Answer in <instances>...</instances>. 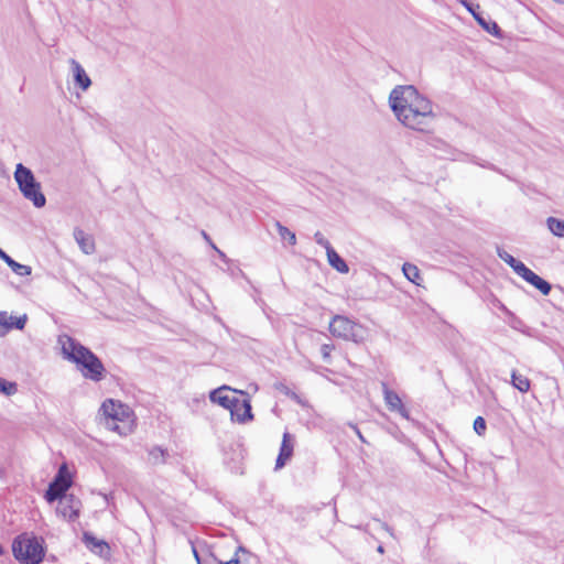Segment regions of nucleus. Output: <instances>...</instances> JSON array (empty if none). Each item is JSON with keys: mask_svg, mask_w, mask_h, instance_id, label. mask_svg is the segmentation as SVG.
<instances>
[{"mask_svg": "<svg viewBox=\"0 0 564 564\" xmlns=\"http://www.w3.org/2000/svg\"><path fill=\"white\" fill-rule=\"evenodd\" d=\"M389 106L397 120L411 130L426 132L435 119L432 101L412 85L395 86Z\"/></svg>", "mask_w": 564, "mask_h": 564, "instance_id": "f257e3e1", "label": "nucleus"}, {"mask_svg": "<svg viewBox=\"0 0 564 564\" xmlns=\"http://www.w3.org/2000/svg\"><path fill=\"white\" fill-rule=\"evenodd\" d=\"M58 344L64 357L76 364L85 379L99 382L105 378L106 369L101 360L88 348L76 341L68 335H61Z\"/></svg>", "mask_w": 564, "mask_h": 564, "instance_id": "f03ea898", "label": "nucleus"}, {"mask_svg": "<svg viewBox=\"0 0 564 564\" xmlns=\"http://www.w3.org/2000/svg\"><path fill=\"white\" fill-rule=\"evenodd\" d=\"M104 415V422L107 429L126 436L133 432L135 426L134 414L132 410L112 399L106 400L100 408Z\"/></svg>", "mask_w": 564, "mask_h": 564, "instance_id": "7ed1b4c3", "label": "nucleus"}, {"mask_svg": "<svg viewBox=\"0 0 564 564\" xmlns=\"http://www.w3.org/2000/svg\"><path fill=\"white\" fill-rule=\"evenodd\" d=\"M14 557L21 564H40L45 551L42 541L32 533H22L12 543Z\"/></svg>", "mask_w": 564, "mask_h": 564, "instance_id": "20e7f679", "label": "nucleus"}, {"mask_svg": "<svg viewBox=\"0 0 564 564\" xmlns=\"http://www.w3.org/2000/svg\"><path fill=\"white\" fill-rule=\"evenodd\" d=\"M14 180L25 199L32 202L36 208L45 206L46 198L41 191V184L30 169L19 163L14 172Z\"/></svg>", "mask_w": 564, "mask_h": 564, "instance_id": "39448f33", "label": "nucleus"}, {"mask_svg": "<svg viewBox=\"0 0 564 564\" xmlns=\"http://www.w3.org/2000/svg\"><path fill=\"white\" fill-rule=\"evenodd\" d=\"M333 336L354 343H362L367 337V329L362 325L343 315H335L329 323Z\"/></svg>", "mask_w": 564, "mask_h": 564, "instance_id": "423d86ee", "label": "nucleus"}, {"mask_svg": "<svg viewBox=\"0 0 564 564\" xmlns=\"http://www.w3.org/2000/svg\"><path fill=\"white\" fill-rule=\"evenodd\" d=\"M72 486V478L68 471L66 464H63L54 477L53 481L50 484L46 492L45 499L48 502H53L64 496L68 488Z\"/></svg>", "mask_w": 564, "mask_h": 564, "instance_id": "0eeeda50", "label": "nucleus"}, {"mask_svg": "<svg viewBox=\"0 0 564 564\" xmlns=\"http://www.w3.org/2000/svg\"><path fill=\"white\" fill-rule=\"evenodd\" d=\"M58 500L57 513L65 520L74 521L78 518L82 502L74 495L64 496Z\"/></svg>", "mask_w": 564, "mask_h": 564, "instance_id": "6e6552de", "label": "nucleus"}, {"mask_svg": "<svg viewBox=\"0 0 564 564\" xmlns=\"http://www.w3.org/2000/svg\"><path fill=\"white\" fill-rule=\"evenodd\" d=\"M237 392V390H234L228 386H223L213 390L209 393V399L213 403L219 404L223 408L230 410L231 408H235V402L238 399L236 395Z\"/></svg>", "mask_w": 564, "mask_h": 564, "instance_id": "1a4fd4ad", "label": "nucleus"}, {"mask_svg": "<svg viewBox=\"0 0 564 564\" xmlns=\"http://www.w3.org/2000/svg\"><path fill=\"white\" fill-rule=\"evenodd\" d=\"M229 411L231 419L239 423H245L252 419L251 404L246 398H238L235 402V408H231Z\"/></svg>", "mask_w": 564, "mask_h": 564, "instance_id": "9d476101", "label": "nucleus"}, {"mask_svg": "<svg viewBox=\"0 0 564 564\" xmlns=\"http://www.w3.org/2000/svg\"><path fill=\"white\" fill-rule=\"evenodd\" d=\"M293 448H294L293 438L290 433L285 432L283 434L280 453H279L276 462H275V469H280L285 466L286 462L293 455Z\"/></svg>", "mask_w": 564, "mask_h": 564, "instance_id": "9b49d317", "label": "nucleus"}, {"mask_svg": "<svg viewBox=\"0 0 564 564\" xmlns=\"http://www.w3.org/2000/svg\"><path fill=\"white\" fill-rule=\"evenodd\" d=\"M383 395L387 406L390 411L399 412L404 419H409V412L403 406L401 398L397 392L390 390L387 384L383 383Z\"/></svg>", "mask_w": 564, "mask_h": 564, "instance_id": "f8f14e48", "label": "nucleus"}, {"mask_svg": "<svg viewBox=\"0 0 564 564\" xmlns=\"http://www.w3.org/2000/svg\"><path fill=\"white\" fill-rule=\"evenodd\" d=\"M69 64L75 85L78 86L82 90L86 91L91 85L89 76L76 59L70 58Z\"/></svg>", "mask_w": 564, "mask_h": 564, "instance_id": "ddd939ff", "label": "nucleus"}, {"mask_svg": "<svg viewBox=\"0 0 564 564\" xmlns=\"http://www.w3.org/2000/svg\"><path fill=\"white\" fill-rule=\"evenodd\" d=\"M74 238L84 253L91 254L95 251L93 237L87 235L83 229L75 228Z\"/></svg>", "mask_w": 564, "mask_h": 564, "instance_id": "4468645a", "label": "nucleus"}, {"mask_svg": "<svg viewBox=\"0 0 564 564\" xmlns=\"http://www.w3.org/2000/svg\"><path fill=\"white\" fill-rule=\"evenodd\" d=\"M327 260L330 267L340 273H347L349 268L345 260L332 248L326 251Z\"/></svg>", "mask_w": 564, "mask_h": 564, "instance_id": "2eb2a0df", "label": "nucleus"}, {"mask_svg": "<svg viewBox=\"0 0 564 564\" xmlns=\"http://www.w3.org/2000/svg\"><path fill=\"white\" fill-rule=\"evenodd\" d=\"M511 384L522 393L528 392L531 387L529 378L518 373L516 370L511 372Z\"/></svg>", "mask_w": 564, "mask_h": 564, "instance_id": "dca6fc26", "label": "nucleus"}, {"mask_svg": "<svg viewBox=\"0 0 564 564\" xmlns=\"http://www.w3.org/2000/svg\"><path fill=\"white\" fill-rule=\"evenodd\" d=\"M84 540L87 547L96 553L102 554L105 551L109 550V546L105 541L98 540L88 533L84 534Z\"/></svg>", "mask_w": 564, "mask_h": 564, "instance_id": "f3484780", "label": "nucleus"}, {"mask_svg": "<svg viewBox=\"0 0 564 564\" xmlns=\"http://www.w3.org/2000/svg\"><path fill=\"white\" fill-rule=\"evenodd\" d=\"M403 274L405 278L414 283L415 285H421L422 278L419 268L412 263H404L402 267Z\"/></svg>", "mask_w": 564, "mask_h": 564, "instance_id": "a211bd4d", "label": "nucleus"}, {"mask_svg": "<svg viewBox=\"0 0 564 564\" xmlns=\"http://www.w3.org/2000/svg\"><path fill=\"white\" fill-rule=\"evenodd\" d=\"M251 553L245 547L239 546L235 553V556L226 562L219 561L217 564H248Z\"/></svg>", "mask_w": 564, "mask_h": 564, "instance_id": "6ab92c4d", "label": "nucleus"}, {"mask_svg": "<svg viewBox=\"0 0 564 564\" xmlns=\"http://www.w3.org/2000/svg\"><path fill=\"white\" fill-rule=\"evenodd\" d=\"M167 453L160 446H153L149 449V462L152 465H162L166 460Z\"/></svg>", "mask_w": 564, "mask_h": 564, "instance_id": "aec40b11", "label": "nucleus"}, {"mask_svg": "<svg viewBox=\"0 0 564 564\" xmlns=\"http://www.w3.org/2000/svg\"><path fill=\"white\" fill-rule=\"evenodd\" d=\"M476 21L490 34H492L494 36L498 37V39H501L502 37V33H501V30L500 28L498 26V24L495 22V21H491V20H486L485 18L482 17H476Z\"/></svg>", "mask_w": 564, "mask_h": 564, "instance_id": "412c9836", "label": "nucleus"}, {"mask_svg": "<svg viewBox=\"0 0 564 564\" xmlns=\"http://www.w3.org/2000/svg\"><path fill=\"white\" fill-rule=\"evenodd\" d=\"M549 230L556 237L564 238V220L555 217H549L546 219Z\"/></svg>", "mask_w": 564, "mask_h": 564, "instance_id": "4be33fe9", "label": "nucleus"}, {"mask_svg": "<svg viewBox=\"0 0 564 564\" xmlns=\"http://www.w3.org/2000/svg\"><path fill=\"white\" fill-rule=\"evenodd\" d=\"M26 319H28L26 315H22L19 317H14V316L7 317L6 315H3V321L1 319L0 322L8 328L23 329L25 326Z\"/></svg>", "mask_w": 564, "mask_h": 564, "instance_id": "5701e85b", "label": "nucleus"}, {"mask_svg": "<svg viewBox=\"0 0 564 564\" xmlns=\"http://www.w3.org/2000/svg\"><path fill=\"white\" fill-rule=\"evenodd\" d=\"M275 227L281 239L288 240L291 246L296 245V236L293 231L283 226L280 221L275 223Z\"/></svg>", "mask_w": 564, "mask_h": 564, "instance_id": "b1692460", "label": "nucleus"}, {"mask_svg": "<svg viewBox=\"0 0 564 564\" xmlns=\"http://www.w3.org/2000/svg\"><path fill=\"white\" fill-rule=\"evenodd\" d=\"M7 264L11 268V270L15 274H18L20 276L30 275L32 272V268L30 265L21 264V263L17 262L15 260H13L12 258H10L8 260Z\"/></svg>", "mask_w": 564, "mask_h": 564, "instance_id": "393cba45", "label": "nucleus"}, {"mask_svg": "<svg viewBox=\"0 0 564 564\" xmlns=\"http://www.w3.org/2000/svg\"><path fill=\"white\" fill-rule=\"evenodd\" d=\"M530 284L536 288L543 295H547L551 292V284L538 274L534 275Z\"/></svg>", "mask_w": 564, "mask_h": 564, "instance_id": "a878e982", "label": "nucleus"}, {"mask_svg": "<svg viewBox=\"0 0 564 564\" xmlns=\"http://www.w3.org/2000/svg\"><path fill=\"white\" fill-rule=\"evenodd\" d=\"M0 392L6 395H12L17 392V384L0 378Z\"/></svg>", "mask_w": 564, "mask_h": 564, "instance_id": "bb28decb", "label": "nucleus"}, {"mask_svg": "<svg viewBox=\"0 0 564 564\" xmlns=\"http://www.w3.org/2000/svg\"><path fill=\"white\" fill-rule=\"evenodd\" d=\"M487 425L486 421L482 416H477L474 421V431L479 435L482 436L486 433Z\"/></svg>", "mask_w": 564, "mask_h": 564, "instance_id": "cd10ccee", "label": "nucleus"}, {"mask_svg": "<svg viewBox=\"0 0 564 564\" xmlns=\"http://www.w3.org/2000/svg\"><path fill=\"white\" fill-rule=\"evenodd\" d=\"M497 253H498V257H499L502 261H505L507 264H509L510 267H512V265L516 263V261H517V259H516V258H513L510 253H508V252H507L506 250H503V249L498 248V249H497Z\"/></svg>", "mask_w": 564, "mask_h": 564, "instance_id": "c85d7f7f", "label": "nucleus"}, {"mask_svg": "<svg viewBox=\"0 0 564 564\" xmlns=\"http://www.w3.org/2000/svg\"><path fill=\"white\" fill-rule=\"evenodd\" d=\"M314 240L317 245L325 248L326 251L328 250V248H332L329 241L324 237V235L321 231L315 232Z\"/></svg>", "mask_w": 564, "mask_h": 564, "instance_id": "c756f323", "label": "nucleus"}, {"mask_svg": "<svg viewBox=\"0 0 564 564\" xmlns=\"http://www.w3.org/2000/svg\"><path fill=\"white\" fill-rule=\"evenodd\" d=\"M333 349H334V346L329 345V344H324L321 347V354H322V357H323L324 360H328L329 359L330 352H332Z\"/></svg>", "mask_w": 564, "mask_h": 564, "instance_id": "7c9ffc66", "label": "nucleus"}, {"mask_svg": "<svg viewBox=\"0 0 564 564\" xmlns=\"http://www.w3.org/2000/svg\"><path fill=\"white\" fill-rule=\"evenodd\" d=\"M514 272L518 274V275H522L523 274V271H527L528 268L525 267L524 263H522L521 261L517 260L516 263L511 267Z\"/></svg>", "mask_w": 564, "mask_h": 564, "instance_id": "2f4dec72", "label": "nucleus"}, {"mask_svg": "<svg viewBox=\"0 0 564 564\" xmlns=\"http://www.w3.org/2000/svg\"><path fill=\"white\" fill-rule=\"evenodd\" d=\"M534 275H535V273L528 268L527 271H523V274L521 275V278L524 279L528 283H531Z\"/></svg>", "mask_w": 564, "mask_h": 564, "instance_id": "473e14b6", "label": "nucleus"}, {"mask_svg": "<svg viewBox=\"0 0 564 564\" xmlns=\"http://www.w3.org/2000/svg\"><path fill=\"white\" fill-rule=\"evenodd\" d=\"M381 528L390 534V536L395 538L394 532L391 527H389L386 522H381Z\"/></svg>", "mask_w": 564, "mask_h": 564, "instance_id": "72a5a7b5", "label": "nucleus"}, {"mask_svg": "<svg viewBox=\"0 0 564 564\" xmlns=\"http://www.w3.org/2000/svg\"><path fill=\"white\" fill-rule=\"evenodd\" d=\"M11 257L7 254L2 249H0V259H2L6 263Z\"/></svg>", "mask_w": 564, "mask_h": 564, "instance_id": "f704fd0d", "label": "nucleus"}, {"mask_svg": "<svg viewBox=\"0 0 564 564\" xmlns=\"http://www.w3.org/2000/svg\"><path fill=\"white\" fill-rule=\"evenodd\" d=\"M352 429L355 430V432L358 435L359 440L362 441V442H366L364 436H362V434H361V432L356 426H354V425H352Z\"/></svg>", "mask_w": 564, "mask_h": 564, "instance_id": "c9c22d12", "label": "nucleus"}, {"mask_svg": "<svg viewBox=\"0 0 564 564\" xmlns=\"http://www.w3.org/2000/svg\"><path fill=\"white\" fill-rule=\"evenodd\" d=\"M193 554H194V557H195V560L197 561V563H198V564H202V563H200L199 555H198V552H197V550L195 549V546H193Z\"/></svg>", "mask_w": 564, "mask_h": 564, "instance_id": "e433bc0d", "label": "nucleus"}, {"mask_svg": "<svg viewBox=\"0 0 564 564\" xmlns=\"http://www.w3.org/2000/svg\"><path fill=\"white\" fill-rule=\"evenodd\" d=\"M469 12L473 14V17H474L475 19H476V17H481L479 13H477V12L474 10V8H473V9H471V11H469Z\"/></svg>", "mask_w": 564, "mask_h": 564, "instance_id": "4c0bfd02", "label": "nucleus"}, {"mask_svg": "<svg viewBox=\"0 0 564 564\" xmlns=\"http://www.w3.org/2000/svg\"><path fill=\"white\" fill-rule=\"evenodd\" d=\"M469 12L473 14V17H474L475 19H476V17H481L479 13H477V12L474 10V8H473V9H471V11H469Z\"/></svg>", "mask_w": 564, "mask_h": 564, "instance_id": "58836bf2", "label": "nucleus"}, {"mask_svg": "<svg viewBox=\"0 0 564 564\" xmlns=\"http://www.w3.org/2000/svg\"><path fill=\"white\" fill-rule=\"evenodd\" d=\"M213 248H214L215 250H217V252L219 253V256H220L221 258H225V253H224V252H221L220 250H218V249L216 248V246H215V245H213Z\"/></svg>", "mask_w": 564, "mask_h": 564, "instance_id": "ea45409f", "label": "nucleus"}, {"mask_svg": "<svg viewBox=\"0 0 564 564\" xmlns=\"http://www.w3.org/2000/svg\"><path fill=\"white\" fill-rule=\"evenodd\" d=\"M377 551H378V553H380V554H383V553H384V549H383V546H382V545H379V546L377 547Z\"/></svg>", "mask_w": 564, "mask_h": 564, "instance_id": "a19ab883", "label": "nucleus"}, {"mask_svg": "<svg viewBox=\"0 0 564 564\" xmlns=\"http://www.w3.org/2000/svg\"><path fill=\"white\" fill-rule=\"evenodd\" d=\"M460 2H462V4H463L464 7H467V6H468V3H469V2H467L466 0H462Z\"/></svg>", "mask_w": 564, "mask_h": 564, "instance_id": "79ce46f5", "label": "nucleus"}, {"mask_svg": "<svg viewBox=\"0 0 564 564\" xmlns=\"http://www.w3.org/2000/svg\"><path fill=\"white\" fill-rule=\"evenodd\" d=\"M465 8H466L468 11H471L473 6H471L470 3H468V6H467V7H465Z\"/></svg>", "mask_w": 564, "mask_h": 564, "instance_id": "37998d69", "label": "nucleus"}, {"mask_svg": "<svg viewBox=\"0 0 564 564\" xmlns=\"http://www.w3.org/2000/svg\"><path fill=\"white\" fill-rule=\"evenodd\" d=\"M203 236H204L205 239L208 240V236L206 235V232H203Z\"/></svg>", "mask_w": 564, "mask_h": 564, "instance_id": "c03bdc74", "label": "nucleus"}, {"mask_svg": "<svg viewBox=\"0 0 564 564\" xmlns=\"http://www.w3.org/2000/svg\"><path fill=\"white\" fill-rule=\"evenodd\" d=\"M556 2H561V3H564V0H555Z\"/></svg>", "mask_w": 564, "mask_h": 564, "instance_id": "a18cd8bd", "label": "nucleus"}]
</instances>
